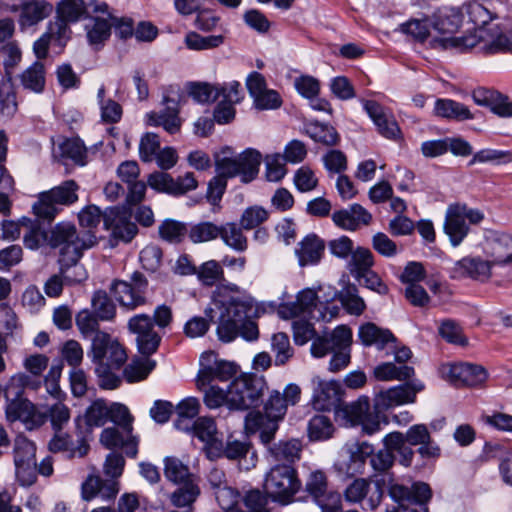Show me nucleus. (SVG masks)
<instances>
[{
    "label": "nucleus",
    "instance_id": "obj_37",
    "mask_svg": "<svg viewBox=\"0 0 512 512\" xmlns=\"http://www.w3.org/2000/svg\"><path fill=\"white\" fill-rule=\"evenodd\" d=\"M112 24L109 20L101 17H91L85 25L86 37L89 45L99 51L111 36Z\"/></svg>",
    "mask_w": 512,
    "mask_h": 512
},
{
    "label": "nucleus",
    "instance_id": "obj_31",
    "mask_svg": "<svg viewBox=\"0 0 512 512\" xmlns=\"http://www.w3.org/2000/svg\"><path fill=\"white\" fill-rule=\"evenodd\" d=\"M325 242L314 233L305 236L295 250L301 267L317 265L324 254Z\"/></svg>",
    "mask_w": 512,
    "mask_h": 512
},
{
    "label": "nucleus",
    "instance_id": "obj_13",
    "mask_svg": "<svg viewBox=\"0 0 512 512\" xmlns=\"http://www.w3.org/2000/svg\"><path fill=\"white\" fill-rule=\"evenodd\" d=\"M383 485L384 480L354 479L344 490L345 500L351 504H360L363 510L374 511L382 502Z\"/></svg>",
    "mask_w": 512,
    "mask_h": 512
},
{
    "label": "nucleus",
    "instance_id": "obj_22",
    "mask_svg": "<svg viewBox=\"0 0 512 512\" xmlns=\"http://www.w3.org/2000/svg\"><path fill=\"white\" fill-rule=\"evenodd\" d=\"M76 422V434H77V446H73V442L69 434L62 432L61 430L55 431V436L49 442V449L52 452L67 451L70 457H84L87 455L90 446L88 444V438L84 435L81 427V419L77 418Z\"/></svg>",
    "mask_w": 512,
    "mask_h": 512
},
{
    "label": "nucleus",
    "instance_id": "obj_32",
    "mask_svg": "<svg viewBox=\"0 0 512 512\" xmlns=\"http://www.w3.org/2000/svg\"><path fill=\"white\" fill-rule=\"evenodd\" d=\"M444 232L453 247L459 246L469 233V226L461 216L459 208L454 205H450L446 211Z\"/></svg>",
    "mask_w": 512,
    "mask_h": 512
},
{
    "label": "nucleus",
    "instance_id": "obj_34",
    "mask_svg": "<svg viewBox=\"0 0 512 512\" xmlns=\"http://www.w3.org/2000/svg\"><path fill=\"white\" fill-rule=\"evenodd\" d=\"M348 460L345 463L349 475L362 474L366 460L373 454L374 447L367 442H356L347 445Z\"/></svg>",
    "mask_w": 512,
    "mask_h": 512
},
{
    "label": "nucleus",
    "instance_id": "obj_18",
    "mask_svg": "<svg viewBox=\"0 0 512 512\" xmlns=\"http://www.w3.org/2000/svg\"><path fill=\"white\" fill-rule=\"evenodd\" d=\"M313 395L312 402L319 411H339L343 405V390L335 380L326 381L319 376L311 380Z\"/></svg>",
    "mask_w": 512,
    "mask_h": 512
},
{
    "label": "nucleus",
    "instance_id": "obj_1",
    "mask_svg": "<svg viewBox=\"0 0 512 512\" xmlns=\"http://www.w3.org/2000/svg\"><path fill=\"white\" fill-rule=\"evenodd\" d=\"M262 155L253 148H247L236 157L216 155L215 169L217 175L208 183L207 199L216 203L222 199L227 187V179L240 177L242 183H250L258 173Z\"/></svg>",
    "mask_w": 512,
    "mask_h": 512
},
{
    "label": "nucleus",
    "instance_id": "obj_53",
    "mask_svg": "<svg viewBox=\"0 0 512 512\" xmlns=\"http://www.w3.org/2000/svg\"><path fill=\"white\" fill-rule=\"evenodd\" d=\"M271 350L274 353V364L276 366L285 365L294 356V349L290 344L289 336L284 332L273 334Z\"/></svg>",
    "mask_w": 512,
    "mask_h": 512
},
{
    "label": "nucleus",
    "instance_id": "obj_9",
    "mask_svg": "<svg viewBox=\"0 0 512 512\" xmlns=\"http://www.w3.org/2000/svg\"><path fill=\"white\" fill-rule=\"evenodd\" d=\"M79 188L77 182L70 179L40 193L32 207L34 214L39 219L51 222L61 211L60 206H71L78 201Z\"/></svg>",
    "mask_w": 512,
    "mask_h": 512
},
{
    "label": "nucleus",
    "instance_id": "obj_12",
    "mask_svg": "<svg viewBox=\"0 0 512 512\" xmlns=\"http://www.w3.org/2000/svg\"><path fill=\"white\" fill-rule=\"evenodd\" d=\"M388 494L398 506L387 509V512H420L414 505H418L421 512H429L427 504L432 498V490L425 482H415L410 487L393 483Z\"/></svg>",
    "mask_w": 512,
    "mask_h": 512
},
{
    "label": "nucleus",
    "instance_id": "obj_6",
    "mask_svg": "<svg viewBox=\"0 0 512 512\" xmlns=\"http://www.w3.org/2000/svg\"><path fill=\"white\" fill-rule=\"evenodd\" d=\"M287 405L278 390H272L264 402V412H249L245 417V428L251 433H259L260 442H268L279 429V422L287 412Z\"/></svg>",
    "mask_w": 512,
    "mask_h": 512
},
{
    "label": "nucleus",
    "instance_id": "obj_7",
    "mask_svg": "<svg viewBox=\"0 0 512 512\" xmlns=\"http://www.w3.org/2000/svg\"><path fill=\"white\" fill-rule=\"evenodd\" d=\"M264 494L266 501L287 505L293 502L294 496L301 488V481L295 466L289 464H274L266 473L264 479Z\"/></svg>",
    "mask_w": 512,
    "mask_h": 512
},
{
    "label": "nucleus",
    "instance_id": "obj_42",
    "mask_svg": "<svg viewBox=\"0 0 512 512\" xmlns=\"http://www.w3.org/2000/svg\"><path fill=\"white\" fill-rule=\"evenodd\" d=\"M384 447L390 448L392 453L397 452L398 461L404 467H410L413 463L415 451L403 438L402 432L393 431L383 438Z\"/></svg>",
    "mask_w": 512,
    "mask_h": 512
},
{
    "label": "nucleus",
    "instance_id": "obj_63",
    "mask_svg": "<svg viewBox=\"0 0 512 512\" xmlns=\"http://www.w3.org/2000/svg\"><path fill=\"white\" fill-rule=\"evenodd\" d=\"M465 12L469 20L479 29L484 28L496 15L485 5L472 1L465 5Z\"/></svg>",
    "mask_w": 512,
    "mask_h": 512
},
{
    "label": "nucleus",
    "instance_id": "obj_10",
    "mask_svg": "<svg viewBox=\"0 0 512 512\" xmlns=\"http://www.w3.org/2000/svg\"><path fill=\"white\" fill-rule=\"evenodd\" d=\"M97 244L94 232L79 234L76 226L70 222H60L50 231L49 245L59 248V258L81 253Z\"/></svg>",
    "mask_w": 512,
    "mask_h": 512
},
{
    "label": "nucleus",
    "instance_id": "obj_23",
    "mask_svg": "<svg viewBox=\"0 0 512 512\" xmlns=\"http://www.w3.org/2000/svg\"><path fill=\"white\" fill-rule=\"evenodd\" d=\"M492 266L490 260H483L480 257H464L451 268L450 277L453 279L468 277L478 281H485L491 275Z\"/></svg>",
    "mask_w": 512,
    "mask_h": 512
},
{
    "label": "nucleus",
    "instance_id": "obj_55",
    "mask_svg": "<svg viewBox=\"0 0 512 512\" xmlns=\"http://www.w3.org/2000/svg\"><path fill=\"white\" fill-rule=\"evenodd\" d=\"M195 275L198 281L207 287H212L216 283L224 281V270L216 260H209L202 263L196 269Z\"/></svg>",
    "mask_w": 512,
    "mask_h": 512
},
{
    "label": "nucleus",
    "instance_id": "obj_52",
    "mask_svg": "<svg viewBox=\"0 0 512 512\" xmlns=\"http://www.w3.org/2000/svg\"><path fill=\"white\" fill-rule=\"evenodd\" d=\"M306 132L315 142L326 146H336L340 141V135L330 124L312 122L307 125Z\"/></svg>",
    "mask_w": 512,
    "mask_h": 512
},
{
    "label": "nucleus",
    "instance_id": "obj_41",
    "mask_svg": "<svg viewBox=\"0 0 512 512\" xmlns=\"http://www.w3.org/2000/svg\"><path fill=\"white\" fill-rule=\"evenodd\" d=\"M79 418L81 419L84 435L88 438L92 433L93 427H100L107 423L108 405L104 400L97 399L86 409L84 417Z\"/></svg>",
    "mask_w": 512,
    "mask_h": 512
},
{
    "label": "nucleus",
    "instance_id": "obj_36",
    "mask_svg": "<svg viewBox=\"0 0 512 512\" xmlns=\"http://www.w3.org/2000/svg\"><path fill=\"white\" fill-rule=\"evenodd\" d=\"M249 448L250 443L246 441L228 439L226 443H224L220 440L211 445L208 458L214 460L225 457L229 460H240L247 455Z\"/></svg>",
    "mask_w": 512,
    "mask_h": 512
},
{
    "label": "nucleus",
    "instance_id": "obj_45",
    "mask_svg": "<svg viewBox=\"0 0 512 512\" xmlns=\"http://www.w3.org/2000/svg\"><path fill=\"white\" fill-rule=\"evenodd\" d=\"M374 377L379 381H405L410 380L414 374V368L408 365H396L393 362H383L377 365L373 371Z\"/></svg>",
    "mask_w": 512,
    "mask_h": 512
},
{
    "label": "nucleus",
    "instance_id": "obj_51",
    "mask_svg": "<svg viewBox=\"0 0 512 512\" xmlns=\"http://www.w3.org/2000/svg\"><path fill=\"white\" fill-rule=\"evenodd\" d=\"M164 474L166 478L178 485L186 482H195V476L190 473L189 468L176 457L164 459Z\"/></svg>",
    "mask_w": 512,
    "mask_h": 512
},
{
    "label": "nucleus",
    "instance_id": "obj_44",
    "mask_svg": "<svg viewBox=\"0 0 512 512\" xmlns=\"http://www.w3.org/2000/svg\"><path fill=\"white\" fill-rule=\"evenodd\" d=\"M374 266V255L365 247H357L349 257L347 270L357 280L361 281V275L371 270Z\"/></svg>",
    "mask_w": 512,
    "mask_h": 512
},
{
    "label": "nucleus",
    "instance_id": "obj_62",
    "mask_svg": "<svg viewBox=\"0 0 512 512\" xmlns=\"http://www.w3.org/2000/svg\"><path fill=\"white\" fill-rule=\"evenodd\" d=\"M159 236L169 243H180L188 233L186 225L182 222L166 219L158 228Z\"/></svg>",
    "mask_w": 512,
    "mask_h": 512
},
{
    "label": "nucleus",
    "instance_id": "obj_15",
    "mask_svg": "<svg viewBox=\"0 0 512 512\" xmlns=\"http://www.w3.org/2000/svg\"><path fill=\"white\" fill-rule=\"evenodd\" d=\"M238 366L234 362L221 360L213 351H206L200 357V370L197 386L202 389L213 380L228 381L237 374Z\"/></svg>",
    "mask_w": 512,
    "mask_h": 512
},
{
    "label": "nucleus",
    "instance_id": "obj_29",
    "mask_svg": "<svg viewBox=\"0 0 512 512\" xmlns=\"http://www.w3.org/2000/svg\"><path fill=\"white\" fill-rule=\"evenodd\" d=\"M6 416L10 421L20 420L30 428L44 423V417L35 405L26 398L6 404Z\"/></svg>",
    "mask_w": 512,
    "mask_h": 512
},
{
    "label": "nucleus",
    "instance_id": "obj_47",
    "mask_svg": "<svg viewBox=\"0 0 512 512\" xmlns=\"http://www.w3.org/2000/svg\"><path fill=\"white\" fill-rule=\"evenodd\" d=\"M242 229L241 225L235 222H227L220 225L221 234H219V237L231 249L236 252H244L248 248V239Z\"/></svg>",
    "mask_w": 512,
    "mask_h": 512
},
{
    "label": "nucleus",
    "instance_id": "obj_48",
    "mask_svg": "<svg viewBox=\"0 0 512 512\" xmlns=\"http://www.w3.org/2000/svg\"><path fill=\"white\" fill-rule=\"evenodd\" d=\"M190 431L199 440L206 444V453L208 454L211 445L214 442H219L217 437L216 423L212 418L200 417L190 424Z\"/></svg>",
    "mask_w": 512,
    "mask_h": 512
},
{
    "label": "nucleus",
    "instance_id": "obj_57",
    "mask_svg": "<svg viewBox=\"0 0 512 512\" xmlns=\"http://www.w3.org/2000/svg\"><path fill=\"white\" fill-rule=\"evenodd\" d=\"M199 494L200 489L196 482H186L171 493L170 500L174 506L187 509L192 507Z\"/></svg>",
    "mask_w": 512,
    "mask_h": 512
},
{
    "label": "nucleus",
    "instance_id": "obj_2",
    "mask_svg": "<svg viewBox=\"0 0 512 512\" xmlns=\"http://www.w3.org/2000/svg\"><path fill=\"white\" fill-rule=\"evenodd\" d=\"M128 330L136 335L138 352L143 356L132 361L124 370V378L129 383L142 381L156 367V361L149 358L158 350L162 337L155 331L152 317L136 314L127 323Z\"/></svg>",
    "mask_w": 512,
    "mask_h": 512
},
{
    "label": "nucleus",
    "instance_id": "obj_38",
    "mask_svg": "<svg viewBox=\"0 0 512 512\" xmlns=\"http://www.w3.org/2000/svg\"><path fill=\"white\" fill-rule=\"evenodd\" d=\"M434 114L447 120L464 121L473 119V114L463 103L448 98H439L435 101Z\"/></svg>",
    "mask_w": 512,
    "mask_h": 512
},
{
    "label": "nucleus",
    "instance_id": "obj_49",
    "mask_svg": "<svg viewBox=\"0 0 512 512\" xmlns=\"http://www.w3.org/2000/svg\"><path fill=\"white\" fill-rule=\"evenodd\" d=\"M200 404L197 398L188 397L182 400L176 406V412L178 418L175 420L174 425L177 429L183 431H190V424L192 420L199 413Z\"/></svg>",
    "mask_w": 512,
    "mask_h": 512
},
{
    "label": "nucleus",
    "instance_id": "obj_3",
    "mask_svg": "<svg viewBox=\"0 0 512 512\" xmlns=\"http://www.w3.org/2000/svg\"><path fill=\"white\" fill-rule=\"evenodd\" d=\"M132 212L125 207H109L104 211L94 205L85 206L78 213L81 227L87 228V232H94L101 221L104 229L111 231V236L116 241L131 242L138 233L137 225L131 221Z\"/></svg>",
    "mask_w": 512,
    "mask_h": 512
},
{
    "label": "nucleus",
    "instance_id": "obj_43",
    "mask_svg": "<svg viewBox=\"0 0 512 512\" xmlns=\"http://www.w3.org/2000/svg\"><path fill=\"white\" fill-rule=\"evenodd\" d=\"M45 76L46 71L44 64L40 61H35L19 75V79L25 90L41 93L45 88Z\"/></svg>",
    "mask_w": 512,
    "mask_h": 512
},
{
    "label": "nucleus",
    "instance_id": "obj_26",
    "mask_svg": "<svg viewBox=\"0 0 512 512\" xmlns=\"http://www.w3.org/2000/svg\"><path fill=\"white\" fill-rule=\"evenodd\" d=\"M472 98L477 105L488 107L500 117L512 116V102L496 90L481 87L473 91Z\"/></svg>",
    "mask_w": 512,
    "mask_h": 512
},
{
    "label": "nucleus",
    "instance_id": "obj_35",
    "mask_svg": "<svg viewBox=\"0 0 512 512\" xmlns=\"http://www.w3.org/2000/svg\"><path fill=\"white\" fill-rule=\"evenodd\" d=\"M83 256L81 253H72L70 256H64L58 259L60 266L59 273L64 282L68 285L81 283L87 279V272L82 264L79 263Z\"/></svg>",
    "mask_w": 512,
    "mask_h": 512
},
{
    "label": "nucleus",
    "instance_id": "obj_19",
    "mask_svg": "<svg viewBox=\"0 0 512 512\" xmlns=\"http://www.w3.org/2000/svg\"><path fill=\"white\" fill-rule=\"evenodd\" d=\"M132 432V425L107 427L101 432L100 442L107 449H120L127 457L136 458L139 439Z\"/></svg>",
    "mask_w": 512,
    "mask_h": 512
},
{
    "label": "nucleus",
    "instance_id": "obj_33",
    "mask_svg": "<svg viewBox=\"0 0 512 512\" xmlns=\"http://www.w3.org/2000/svg\"><path fill=\"white\" fill-rule=\"evenodd\" d=\"M487 253L492 265H506L512 262V236L497 234L487 241Z\"/></svg>",
    "mask_w": 512,
    "mask_h": 512
},
{
    "label": "nucleus",
    "instance_id": "obj_28",
    "mask_svg": "<svg viewBox=\"0 0 512 512\" xmlns=\"http://www.w3.org/2000/svg\"><path fill=\"white\" fill-rule=\"evenodd\" d=\"M358 338L366 346H375L378 350L395 346L396 337L389 329L378 327L375 323L362 324L358 330Z\"/></svg>",
    "mask_w": 512,
    "mask_h": 512
},
{
    "label": "nucleus",
    "instance_id": "obj_60",
    "mask_svg": "<svg viewBox=\"0 0 512 512\" xmlns=\"http://www.w3.org/2000/svg\"><path fill=\"white\" fill-rule=\"evenodd\" d=\"M221 234L220 225L210 221L200 222L190 227L188 231L189 239L193 243H203L215 240Z\"/></svg>",
    "mask_w": 512,
    "mask_h": 512
},
{
    "label": "nucleus",
    "instance_id": "obj_30",
    "mask_svg": "<svg viewBox=\"0 0 512 512\" xmlns=\"http://www.w3.org/2000/svg\"><path fill=\"white\" fill-rule=\"evenodd\" d=\"M318 305V295L313 289H303L296 297L295 301L283 303L280 305L278 313L284 319H290L303 313H312Z\"/></svg>",
    "mask_w": 512,
    "mask_h": 512
},
{
    "label": "nucleus",
    "instance_id": "obj_20",
    "mask_svg": "<svg viewBox=\"0 0 512 512\" xmlns=\"http://www.w3.org/2000/svg\"><path fill=\"white\" fill-rule=\"evenodd\" d=\"M404 440L417 448V453L422 459L436 460L441 456V448L432 438L431 433L425 424H414L403 433Z\"/></svg>",
    "mask_w": 512,
    "mask_h": 512
},
{
    "label": "nucleus",
    "instance_id": "obj_64",
    "mask_svg": "<svg viewBox=\"0 0 512 512\" xmlns=\"http://www.w3.org/2000/svg\"><path fill=\"white\" fill-rule=\"evenodd\" d=\"M245 509L231 507L228 512H270L267 509L266 497L259 490H251L243 498Z\"/></svg>",
    "mask_w": 512,
    "mask_h": 512
},
{
    "label": "nucleus",
    "instance_id": "obj_21",
    "mask_svg": "<svg viewBox=\"0 0 512 512\" xmlns=\"http://www.w3.org/2000/svg\"><path fill=\"white\" fill-rule=\"evenodd\" d=\"M275 434L269 441L261 442L267 451V455L275 464H289L295 466L301 458L302 443L298 439L280 440L274 442Z\"/></svg>",
    "mask_w": 512,
    "mask_h": 512
},
{
    "label": "nucleus",
    "instance_id": "obj_56",
    "mask_svg": "<svg viewBox=\"0 0 512 512\" xmlns=\"http://www.w3.org/2000/svg\"><path fill=\"white\" fill-rule=\"evenodd\" d=\"M51 42L59 47H65L69 41L66 38L58 37L56 30L47 23L46 31L33 44V51L37 59L40 60L47 57Z\"/></svg>",
    "mask_w": 512,
    "mask_h": 512
},
{
    "label": "nucleus",
    "instance_id": "obj_17",
    "mask_svg": "<svg viewBox=\"0 0 512 512\" xmlns=\"http://www.w3.org/2000/svg\"><path fill=\"white\" fill-rule=\"evenodd\" d=\"M440 372L446 380L456 387H476L488 378V373L481 365L470 363H448L441 366Z\"/></svg>",
    "mask_w": 512,
    "mask_h": 512
},
{
    "label": "nucleus",
    "instance_id": "obj_8",
    "mask_svg": "<svg viewBox=\"0 0 512 512\" xmlns=\"http://www.w3.org/2000/svg\"><path fill=\"white\" fill-rule=\"evenodd\" d=\"M267 388L264 376L241 375L228 386V407L235 410H248L257 407Z\"/></svg>",
    "mask_w": 512,
    "mask_h": 512
},
{
    "label": "nucleus",
    "instance_id": "obj_58",
    "mask_svg": "<svg viewBox=\"0 0 512 512\" xmlns=\"http://www.w3.org/2000/svg\"><path fill=\"white\" fill-rule=\"evenodd\" d=\"M339 299L344 308L352 315H360L366 308L362 297L358 294L355 284H347L339 293Z\"/></svg>",
    "mask_w": 512,
    "mask_h": 512
},
{
    "label": "nucleus",
    "instance_id": "obj_54",
    "mask_svg": "<svg viewBox=\"0 0 512 512\" xmlns=\"http://www.w3.org/2000/svg\"><path fill=\"white\" fill-rule=\"evenodd\" d=\"M91 305L93 313L101 321H111L116 316V306L106 291L97 290L94 292Z\"/></svg>",
    "mask_w": 512,
    "mask_h": 512
},
{
    "label": "nucleus",
    "instance_id": "obj_40",
    "mask_svg": "<svg viewBox=\"0 0 512 512\" xmlns=\"http://www.w3.org/2000/svg\"><path fill=\"white\" fill-rule=\"evenodd\" d=\"M21 224L25 232L23 234V243L30 250H37L45 244H49V237L46 229L38 220H32L28 217L21 218Z\"/></svg>",
    "mask_w": 512,
    "mask_h": 512
},
{
    "label": "nucleus",
    "instance_id": "obj_24",
    "mask_svg": "<svg viewBox=\"0 0 512 512\" xmlns=\"http://www.w3.org/2000/svg\"><path fill=\"white\" fill-rule=\"evenodd\" d=\"M363 106L381 136L387 139H395L399 135L400 128L397 122L391 114L386 112L382 105L374 100H366Z\"/></svg>",
    "mask_w": 512,
    "mask_h": 512
},
{
    "label": "nucleus",
    "instance_id": "obj_25",
    "mask_svg": "<svg viewBox=\"0 0 512 512\" xmlns=\"http://www.w3.org/2000/svg\"><path fill=\"white\" fill-rule=\"evenodd\" d=\"M8 150V137L4 130H0V213L10 214L11 201L9 193L15 189V182L5 167V161Z\"/></svg>",
    "mask_w": 512,
    "mask_h": 512
},
{
    "label": "nucleus",
    "instance_id": "obj_27",
    "mask_svg": "<svg viewBox=\"0 0 512 512\" xmlns=\"http://www.w3.org/2000/svg\"><path fill=\"white\" fill-rule=\"evenodd\" d=\"M20 9L18 23L23 31L48 18L52 14L54 6L47 0H25Z\"/></svg>",
    "mask_w": 512,
    "mask_h": 512
},
{
    "label": "nucleus",
    "instance_id": "obj_61",
    "mask_svg": "<svg viewBox=\"0 0 512 512\" xmlns=\"http://www.w3.org/2000/svg\"><path fill=\"white\" fill-rule=\"evenodd\" d=\"M147 124L150 126H162L168 133L175 134L181 128V119L175 112L161 111L148 114Z\"/></svg>",
    "mask_w": 512,
    "mask_h": 512
},
{
    "label": "nucleus",
    "instance_id": "obj_16",
    "mask_svg": "<svg viewBox=\"0 0 512 512\" xmlns=\"http://www.w3.org/2000/svg\"><path fill=\"white\" fill-rule=\"evenodd\" d=\"M424 389V384L413 380L379 391L374 398V409L378 412L386 411L392 407L414 403L416 395Z\"/></svg>",
    "mask_w": 512,
    "mask_h": 512
},
{
    "label": "nucleus",
    "instance_id": "obj_39",
    "mask_svg": "<svg viewBox=\"0 0 512 512\" xmlns=\"http://www.w3.org/2000/svg\"><path fill=\"white\" fill-rule=\"evenodd\" d=\"M463 15L458 8L446 7L434 15L433 28L442 35H452L462 24Z\"/></svg>",
    "mask_w": 512,
    "mask_h": 512
},
{
    "label": "nucleus",
    "instance_id": "obj_46",
    "mask_svg": "<svg viewBox=\"0 0 512 512\" xmlns=\"http://www.w3.org/2000/svg\"><path fill=\"white\" fill-rule=\"evenodd\" d=\"M480 44L478 36L470 34L464 36H443L435 38L432 41L434 48H441L444 50H455L457 52H466Z\"/></svg>",
    "mask_w": 512,
    "mask_h": 512
},
{
    "label": "nucleus",
    "instance_id": "obj_14",
    "mask_svg": "<svg viewBox=\"0 0 512 512\" xmlns=\"http://www.w3.org/2000/svg\"><path fill=\"white\" fill-rule=\"evenodd\" d=\"M88 14L84 0H60L55 6V16L48 23L56 30L57 36L72 38L71 25L78 23Z\"/></svg>",
    "mask_w": 512,
    "mask_h": 512
},
{
    "label": "nucleus",
    "instance_id": "obj_59",
    "mask_svg": "<svg viewBox=\"0 0 512 512\" xmlns=\"http://www.w3.org/2000/svg\"><path fill=\"white\" fill-rule=\"evenodd\" d=\"M334 432V426L329 417L315 415L308 422V436L311 440L329 439Z\"/></svg>",
    "mask_w": 512,
    "mask_h": 512
},
{
    "label": "nucleus",
    "instance_id": "obj_11",
    "mask_svg": "<svg viewBox=\"0 0 512 512\" xmlns=\"http://www.w3.org/2000/svg\"><path fill=\"white\" fill-rule=\"evenodd\" d=\"M148 280L139 271H135L130 280L115 279L110 284V294L126 311H134L148 304Z\"/></svg>",
    "mask_w": 512,
    "mask_h": 512
},
{
    "label": "nucleus",
    "instance_id": "obj_50",
    "mask_svg": "<svg viewBox=\"0 0 512 512\" xmlns=\"http://www.w3.org/2000/svg\"><path fill=\"white\" fill-rule=\"evenodd\" d=\"M60 156L71 160L74 164H87V149L79 138H66L58 146Z\"/></svg>",
    "mask_w": 512,
    "mask_h": 512
},
{
    "label": "nucleus",
    "instance_id": "obj_4",
    "mask_svg": "<svg viewBox=\"0 0 512 512\" xmlns=\"http://www.w3.org/2000/svg\"><path fill=\"white\" fill-rule=\"evenodd\" d=\"M351 344V329L345 325H339L333 331L314 339L310 350L311 354L316 358H322L332 353L328 369L330 372L336 373L349 365L351 360Z\"/></svg>",
    "mask_w": 512,
    "mask_h": 512
},
{
    "label": "nucleus",
    "instance_id": "obj_5",
    "mask_svg": "<svg viewBox=\"0 0 512 512\" xmlns=\"http://www.w3.org/2000/svg\"><path fill=\"white\" fill-rule=\"evenodd\" d=\"M222 308L216 333L219 340L225 343L237 338L243 320L258 318L261 312L255 300L248 295L231 297L222 303Z\"/></svg>",
    "mask_w": 512,
    "mask_h": 512
}]
</instances>
